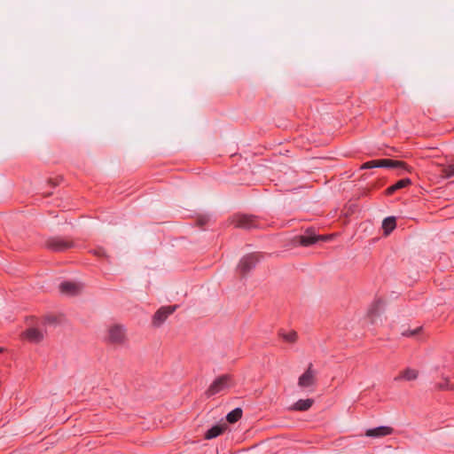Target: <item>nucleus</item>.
Here are the masks:
<instances>
[{
  "mask_svg": "<svg viewBox=\"0 0 454 454\" xmlns=\"http://www.w3.org/2000/svg\"><path fill=\"white\" fill-rule=\"evenodd\" d=\"M314 403V400L308 398V399H300L296 403H294L292 406V409L294 411H308Z\"/></svg>",
  "mask_w": 454,
  "mask_h": 454,
  "instance_id": "nucleus-16",
  "label": "nucleus"
},
{
  "mask_svg": "<svg viewBox=\"0 0 454 454\" xmlns=\"http://www.w3.org/2000/svg\"><path fill=\"white\" fill-rule=\"evenodd\" d=\"M396 226L395 217H387L382 223V229L386 235H388Z\"/></svg>",
  "mask_w": 454,
  "mask_h": 454,
  "instance_id": "nucleus-19",
  "label": "nucleus"
},
{
  "mask_svg": "<svg viewBox=\"0 0 454 454\" xmlns=\"http://www.w3.org/2000/svg\"><path fill=\"white\" fill-rule=\"evenodd\" d=\"M383 307L382 301L380 300L374 301L367 310V315L372 319L380 314Z\"/></svg>",
  "mask_w": 454,
  "mask_h": 454,
  "instance_id": "nucleus-18",
  "label": "nucleus"
},
{
  "mask_svg": "<svg viewBox=\"0 0 454 454\" xmlns=\"http://www.w3.org/2000/svg\"><path fill=\"white\" fill-rule=\"evenodd\" d=\"M23 339L30 342H39L43 338V333L37 328H29L22 333Z\"/></svg>",
  "mask_w": 454,
  "mask_h": 454,
  "instance_id": "nucleus-14",
  "label": "nucleus"
},
{
  "mask_svg": "<svg viewBox=\"0 0 454 454\" xmlns=\"http://www.w3.org/2000/svg\"><path fill=\"white\" fill-rule=\"evenodd\" d=\"M296 239H298L300 245L303 247H309L320 240H329L330 237L325 235H316L313 231H307L303 235H301Z\"/></svg>",
  "mask_w": 454,
  "mask_h": 454,
  "instance_id": "nucleus-5",
  "label": "nucleus"
},
{
  "mask_svg": "<svg viewBox=\"0 0 454 454\" xmlns=\"http://www.w3.org/2000/svg\"><path fill=\"white\" fill-rule=\"evenodd\" d=\"M394 432V429L388 426H380L375 428L367 429L365 435L368 437L379 438L387 435H390Z\"/></svg>",
  "mask_w": 454,
  "mask_h": 454,
  "instance_id": "nucleus-11",
  "label": "nucleus"
},
{
  "mask_svg": "<svg viewBox=\"0 0 454 454\" xmlns=\"http://www.w3.org/2000/svg\"><path fill=\"white\" fill-rule=\"evenodd\" d=\"M126 329L123 325L118 324L110 325L107 327L106 341L110 344L122 345L126 342Z\"/></svg>",
  "mask_w": 454,
  "mask_h": 454,
  "instance_id": "nucleus-2",
  "label": "nucleus"
},
{
  "mask_svg": "<svg viewBox=\"0 0 454 454\" xmlns=\"http://www.w3.org/2000/svg\"><path fill=\"white\" fill-rule=\"evenodd\" d=\"M415 333H416V331H414V332H411V333H409V335H413V334H415ZM405 335H407V336H408V333H405Z\"/></svg>",
  "mask_w": 454,
  "mask_h": 454,
  "instance_id": "nucleus-23",
  "label": "nucleus"
},
{
  "mask_svg": "<svg viewBox=\"0 0 454 454\" xmlns=\"http://www.w3.org/2000/svg\"><path fill=\"white\" fill-rule=\"evenodd\" d=\"M259 260L260 256L256 254H247L240 260L238 269L241 274H246L256 265Z\"/></svg>",
  "mask_w": 454,
  "mask_h": 454,
  "instance_id": "nucleus-7",
  "label": "nucleus"
},
{
  "mask_svg": "<svg viewBox=\"0 0 454 454\" xmlns=\"http://www.w3.org/2000/svg\"><path fill=\"white\" fill-rule=\"evenodd\" d=\"M176 309V306L162 307L156 311L153 317V324L154 326H160L169 315H171Z\"/></svg>",
  "mask_w": 454,
  "mask_h": 454,
  "instance_id": "nucleus-8",
  "label": "nucleus"
},
{
  "mask_svg": "<svg viewBox=\"0 0 454 454\" xmlns=\"http://www.w3.org/2000/svg\"><path fill=\"white\" fill-rule=\"evenodd\" d=\"M411 184V181L410 178H403V179H401L399 181H397L395 184L389 186L387 190H386V194L387 195H391L392 193H394L395 191L397 190H400V189H403L404 187H407L409 186L410 184Z\"/></svg>",
  "mask_w": 454,
  "mask_h": 454,
  "instance_id": "nucleus-15",
  "label": "nucleus"
},
{
  "mask_svg": "<svg viewBox=\"0 0 454 454\" xmlns=\"http://www.w3.org/2000/svg\"><path fill=\"white\" fill-rule=\"evenodd\" d=\"M82 290V285L75 282H63L59 286V291L66 295H75Z\"/></svg>",
  "mask_w": 454,
  "mask_h": 454,
  "instance_id": "nucleus-10",
  "label": "nucleus"
},
{
  "mask_svg": "<svg viewBox=\"0 0 454 454\" xmlns=\"http://www.w3.org/2000/svg\"><path fill=\"white\" fill-rule=\"evenodd\" d=\"M419 377V371L412 368H406L401 371L394 379L395 381H411Z\"/></svg>",
  "mask_w": 454,
  "mask_h": 454,
  "instance_id": "nucleus-13",
  "label": "nucleus"
},
{
  "mask_svg": "<svg viewBox=\"0 0 454 454\" xmlns=\"http://www.w3.org/2000/svg\"><path fill=\"white\" fill-rule=\"evenodd\" d=\"M435 387L438 390H452L453 386L450 384L449 378H442V381L436 384Z\"/></svg>",
  "mask_w": 454,
  "mask_h": 454,
  "instance_id": "nucleus-21",
  "label": "nucleus"
},
{
  "mask_svg": "<svg viewBox=\"0 0 454 454\" xmlns=\"http://www.w3.org/2000/svg\"><path fill=\"white\" fill-rule=\"evenodd\" d=\"M317 382V372L313 370V365L310 364L307 370L299 377V387L305 389L313 387Z\"/></svg>",
  "mask_w": 454,
  "mask_h": 454,
  "instance_id": "nucleus-4",
  "label": "nucleus"
},
{
  "mask_svg": "<svg viewBox=\"0 0 454 454\" xmlns=\"http://www.w3.org/2000/svg\"><path fill=\"white\" fill-rule=\"evenodd\" d=\"M3 352V348H0V354Z\"/></svg>",
  "mask_w": 454,
  "mask_h": 454,
  "instance_id": "nucleus-24",
  "label": "nucleus"
},
{
  "mask_svg": "<svg viewBox=\"0 0 454 454\" xmlns=\"http://www.w3.org/2000/svg\"><path fill=\"white\" fill-rule=\"evenodd\" d=\"M373 168H400L404 169L407 172H411V168L404 162L401 160H394L391 159H381V160H373L367 162H364L360 168L361 169H369Z\"/></svg>",
  "mask_w": 454,
  "mask_h": 454,
  "instance_id": "nucleus-1",
  "label": "nucleus"
},
{
  "mask_svg": "<svg viewBox=\"0 0 454 454\" xmlns=\"http://www.w3.org/2000/svg\"><path fill=\"white\" fill-rule=\"evenodd\" d=\"M232 386V379L230 375L225 374L216 378L206 391L207 396H213L223 391H225Z\"/></svg>",
  "mask_w": 454,
  "mask_h": 454,
  "instance_id": "nucleus-3",
  "label": "nucleus"
},
{
  "mask_svg": "<svg viewBox=\"0 0 454 454\" xmlns=\"http://www.w3.org/2000/svg\"><path fill=\"white\" fill-rule=\"evenodd\" d=\"M46 247L55 252H62L73 247V242L62 238H51L46 241Z\"/></svg>",
  "mask_w": 454,
  "mask_h": 454,
  "instance_id": "nucleus-6",
  "label": "nucleus"
},
{
  "mask_svg": "<svg viewBox=\"0 0 454 454\" xmlns=\"http://www.w3.org/2000/svg\"><path fill=\"white\" fill-rule=\"evenodd\" d=\"M442 176L444 177H450L454 176V165H450L442 169Z\"/></svg>",
  "mask_w": 454,
  "mask_h": 454,
  "instance_id": "nucleus-22",
  "label": "nucleus"
},
{
  "mask_svg": "<svg viewBox=\"0 0 454 454\" xmlns=\"http://www.w3.org/2000/svg\"><path fill=\"white\" fill-rule=\"evenodd\" d=\"M278 336L286 342L287 343H294L297 339H298V335H297V333L294 330H290V331H280L278 333Z\"/></svg>",
  "mask_w": 454,
  "mask_h": 454,
  "instance_id": "nucleus-17",
  "label": "nucleus"
},
{
  "mask_svg": "<svg viewBox=\"0 0 454 454\" xmlns=\"http://www.w3.org/2000/svg\"><path fill=\"white\" fill-rule=\"evenodd\" d=\"M233 223L236 227L250 229L256 226V219L252 215H236L233 217Z\"/></svg>",
  "mask_w": 454,
  "mask_h": 454,
  "instance_id": "nucleus-9",
  "label": "nucleus"
},
{
  "mask_svg": "<svg viewBox=\"0 0 454 454\" xmlns=\"http://www.w3.org/2000/svg\"><path fill=\"white\" fill-rule=\"evenodd\" d=\"M242 414L241 408H236L227 414L226 419L229 423H235L241 419Z\"/></svg>",
  "mask_w": 454,
  "mask_h": 454,
  "instance_id": "nucleus-20",
  "label": "nucleus"
},
{
  "mask_svg": "<svg viewBox=\"0 0 454 454\" xmlns=\"http://www.w3.org/2000/svg\"><path fill=\"white\" fill-rule=\"evenodd\" d=\"M227 429V425L223 424H216L213 426L211 428L207 429L204 434V439L206 440H212L215 439L221 434H223Z\"/></svg>",
  "mask_w": 454,
  "mask_h": 454,
  "instance_id": "nucleus-12",
  "label": "nucleus"
}]
</instances>
